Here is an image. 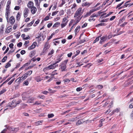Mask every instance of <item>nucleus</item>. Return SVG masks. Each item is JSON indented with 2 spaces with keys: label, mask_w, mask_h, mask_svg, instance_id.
<instances>
[{
  "label": "nucleus",
  "mask_w": 133,
  "mask_h": 133,
  "mask_svg": "<svg viewBox=\"0 0 133 133\" xmlns=\"http://www.w3.org/2000/svg\"><path fill=\"white\" fill-rule=\"evenodd\" d=\"M35 51H32L30 53V57L31 58L32 57L34 56L35 54Z\"/></svg>",
  "instance_id": "393cba45"
},
{
  "label": "nucleus",
  "mask_w": 133,
  "mask_h": 133,
  "mask_svg": "<svg viewBox=\"0 0 133 133\" xmlns=\"http://www.w3.org/2000/svg\"><path fill=\"white\" fill-rule=\"evenodd\" d=\"M10 6L9 5H7L6 8V12H10Z\"/></svg>",
  "instance_id": "f704fd0d"
},
{
  "label": "nucleus",
  "mask_w": 133,
  "mask_h": 133,
  "mask_svg": "<svg viewBox=\"0 0 133 133\" xmlns=\"http://www.w3.org/2000/svg\"><path fill=\"white\" fill-rule=\"evenodd\" d=\"M15 79L14 78L13 79H12L8 83V84L10 85L11 84V83L13 82L14 80Z\"/></svg>",
  "instance_id": "49530a36"
},
{
  "label": "nucleus",
  "mask_w": 133,
  "mask_h": 133,
  "mask_svg": "<svg viewBox=\"0 0 133 133\" xmlns=\"http://www.w3.org/2000/svg\"><path fill=\"white\" fill-rule=\"evenodd\" d=\"M80 28V26L79 25H78L77 26L75 30V32L76 34V32H78Z\"/></svg>",
  "instance_id": "a878e982"
},
{
  "label": "nucleus",
  "mask_w": 133,
  "mask_h": 133,
  "mask_svg": "<svg viewBox=\"0 0 133 133\" xmlns=\"http://www.w3.org/2000/svg\"><path fill=\"white\" fill-rule=\"evenodd\" d=\"M71 6H72L71 8V9H72L73 8H75L76 7L77 5L75 3L72 5H71Z\"/></svg>",
  "instance_id": "052dcab7"
},
{
  "label": "nucleus",
  "mask_w": 133,
  "mask_h": 133,
  "mask_svg": "<svg viewBox=\"0 0 133 133\" xmlns=\"http://www.w3.org/2000/svg\"><path fill=\"white\" fill-rule=\"evenodd\" d=\"M100 36H98L97 37L96 39L94 41L93 43H96V42L98 41L99 40V37Z\"/></svg>",
  "instance_id": "e433bc0d"
},
{
  "label": "nucleus",
  "mask_w": 133,
  "mask_h": 133,
  "mask_svg": "<svg viewBox=\"0 0 133 133\" xmlns=\"http://www.w3.org/2000/svg\"><path fill=\"white\" fill-rule=\"evenodd\" d=\"M57 2H56V3H55L54 4V6L53 7V8L55 9H56L57 8Z\"/></svg>",
  "instance_id": "de8ad7c7"
},
{
  "label": "nucleus",
  "mask_w": 133,
  "mask_h": 133,
  "mask_svg": "<svg viewBox=\"0 0 133 133\" xmlns=\"http://www.w3.org/2000/svg\"><path fill=\"white\" fill-rule=\"evenodd\" d=\"M86 39L85 38H84V39H83L82 40H81L80 41V43H84L85 42H86Z\"/></svg>",
  "instance_id": "09e8293b"
},
{
  "label": "nucleus",
  "mask_w": 133,
  "mask_h": 133,
  "mask_svg": "<svg viewBox=\"0 0 133 133\" xmlns=\"http://www.w3.org/2000/svg\"><path fill=\"white\" fill-rule=\"evenodd\" d=\"M127 24V22H124L123 23L120 25V26L124 27L125 25Z\"/></svg>",
  "instance_id": "bf43d9fd"
},
{
  "label": "nucleus",
  "mask_w": 133,
  "mask_h": 133,
  "mask_svg": "<svg viewBox=\"0 0 133 133\" xmlns=\"http://www.w3.org/2000/svg\"><path fill=\"white\" fill-rule=\"evenodd\" d=\"M7 56H4L3 58L2 59V62H5L6 59H7Z\"/></svg>",
  "instance_id": "37998d69"
},
{
  "label": "nucleus",
  "mask_w": 133,
  "mask_h": 133,
  "mask_svg": "<svg viewBox=\"0 0 133 133\" xmlns=\"http://www.w3.org/2000/svg\"><path fill=\"white\" fill-rule=\"evenodd\" d=\"M59 15L61 16L63 15L64 14V11L63 10H61L59 13Z\"/></svg>",
  "instance_id": "4c0bfd02"
},
{
  "label": "nucleus",
  "mask_w": 133,
  "mask_h": 133,
  "mask_svg": "<svg viewBox=\"0 0 133 133\" xmlns=\"http://www.w3.org/2000/svg\"><path fill=\"white\" fill-rule=\"evenodd\" d=\"M54 116V115L53 114H50L48 115V116L49 118H50L53 117Z\"/></svg>",
  "instance_id": "58836bf2"
},
{
  "label": "nucleus",
  "mask_w": 133,
  "mask_h": 133,
  "mask_svg": "<svg viewBox=\"0 0 133 133\" xmlns=\"http://www.w3.org/2000/svg\"><path fill=\"white\" fill-rule=\"evenodd\" d=\"M106 37L105 36H103L100 38L101 40L99 41V43L102 44V42H104L106 40Z\"/></svg>",
  "instance_id": "4468645a"
},
{
  "label": "nucleus",
  "mask_w": 133,
  "mask_h": 133,
  "mask_svg": "<svg viewBox=\"0 0 133 133\" xmlns=\"http://www.w3.org/2000/svg\"><path fill=\"white\" fill-rule=\"evenodd\" d=\"M120 110V109L119 108H117L115 110H114L112 112L113 114L115 112H118Z\"/></svg>",
  "instance_id": "473e14b6"
},
{
  "label": "nucleus",
  "mask_w": 133,
  "mask_h": 133,
  "mask_svg": "<svg viewBox=\"0 0 133 133\" xmlns=\"http://www.w3.org/2000/svg\"><path fill=\"white\" fill-rule=\"evenodd\" d=\"M96 87L99 89H102L103 88V86L102 85H98L96 86Z\"/></svg>",
  "instance_id": "8fccbe9b"
},
{
  "label": "nucleus",
  "mask_w": 133,
  "mask_h": 133,
  "mask_svg": "<svg viewBox=\"0 0 133 133\" xmlns=\"http://www.w3.org/2000/svg\"><path fill=\"white\" fill-rule=\"evenodd\" d=\"M125 20V18L124 17H123L121 19H120L119 23H122Z\"/></svg>",
  "instance_id": "ea45409f"
},
{
  "label": "nucleus",
  "mask_w": 133,
  "mask_h": 133,
  "mask_svg": "<svg viewBox=\"0 0 133 133\" xmlns=\"http://www.w3.org/2000/svg\"><path fill=\"white\" fill-rule=\"evenodd\" d=\"M68 20L66 17L64 18L61 24V28H62L65 27L67 24Z\"/></svg>",
  "instance_id": "20e7f679"
},
{
  "label": "nucleus",
  "mask_w": 133,
  "mask_h": 133,
  "mask_svg": "<svg viewBox=\"0 0 133 133\" xmlns=\"http://www.w3.org/2000/svg\"><path fill=\"white\" fill-rule=\"evenodd\" d=\"M62 58H59L57 57L56 59V61L55 62V64H56L57 63H59L62 60Z\"/></svg>",
  "instance_id": "6ab92c4d"
},
{
  "label": "nucleus",
  "mask_w": 133,
  "mask_h": 133,
  "mask_svg": "<svg viewBox=\"0 0 133 133\" xmlns=\"http://www.w3.org/2000/svg\"><path fill=\"white\" fill-rule=\"evenodd\" d=\"M82 90V87H80L79 88H77L76 89V90L77 91L79 92L81 90Z\"/></svg>",
  "instance_id": "864d4df0"
},
{
  "label": "nucleus",
  "mask_w": 133,
  "mask_h": 133,
  "mask_svg": "<svg viewBox=\"0 0 133 133\" xmlns=\"http://www.w3.org/2000/svg\"><path fill=\"white\" fill-rule=\"evenodd\" d=\"M34 100V97H31L30 98L28 101V102L29 103H31Z\"/></svg>",
  "instance_id": "cd10ccee"
},
{
  "label": "nucleus",
  "mask_w": 133,
  "mask_h": 133,
  "mask_svg": "<svg viewBox=\"0 0 133 133\" xmlns=\"http://www.w3.org/2000/svg\"><path fill=\"white\" fill-rule=\"evenodd\" d=\"M50 47V46L47 43H46L44 45V47L43 49V51H46Z\"/></svg>",
  "instance_id": "ddd939ff"
},
{
  "label": "nucleus",
  "mask_w": 133,
  "mask_h": 133,
  "mask_svg": "<svg viewBox=\"0 0 133 133\" xmlns=\"http://www.w3.org/2000/svg\"><path fill=\"white\" fill-rule=\"evenodd\" d=\"M35 79L38 82H40L41 81V80H42V79H40V77L39 76H37L36 77Z\"/></svg>",
  "instance_id": "bb28decb"
},
{
  "label": "nucleus",
  "mask_w": 133,
  "mask_h": 133,
  "mask_svg": "<svg viewBox=\"0 0 133 133\" xmlns=\"http://www.w3.org/2000/svg\"><path fill=\"white\" fill-rule=\"evenodd\" d=\"M22 42H20L17 44V46L18 47H20L22 46Z\"/></svg>",
  "instance_id": "338daca9"
},
{
  "label": "nucleus",
  "mask_w": 133,
  "mask_h": 133,
  "mask_svg": "<svg viewBox=\"0 0 133 133\" xmlns=\"http://www.w3.org/2000/svg\"><path fill=\"white\" fill-rule=\"evenodd\" d=\"M33 5L34 3L33 2L30 1L28 3V6L29 8H31L32 6H34Z\"/></svg>",
  "instance_id": "f3484780"
},
{
  "label": "nucleus",
  "mask_w": 133,
  "mask_h": 133,
  "mask_svg": "<svg viewBox=\"0 0 133 133\" xmlns=\"http://www.w3.org/2000/svg\"><path fill=\"white\" fill-rule=\"evenodd\" d=\"M4 24H2L1 26L0 29V31L1 33H2H2L3 32V31L4 30Z\"/></svg>",
  "instance_id": "aec40b11"
},
{
  "label": "nucleus",
  "mask_w": 133,
  "mask_h": 133,
  "mask_svg": "<svg viewBox=\"0 0 133 133\" xmlns=\"http://www.w3.org/2000/svg\"><path fill=\"white\" fill-rule=\"evenodd\" d=\"M90 15H91V14L89 12H88L83 17L84 18H85V17H88V16Z\"/></svg>",
  "instance_id": "c9c22d12"
},
{
  "label": "nucleus",
  "mask_w": 133,
  "mask_h": 133,
  "mask_svg": "<svg viewBox=\"0 0 133 133\" xmlns=\"http://www.w3.org/2000/svg\"><path fill=\"white\" fill-rule=\"evenodd\" d=\"M30 29L29 28H25L24 29V32H26L29 31Z\"/></svg>",
  "instance_id": "6e6d98bb"
},
{
  "label": "nucleus",
  "mask_w": 133,
  "mask_h": 133,
  "mask_svg": "<svg viewBox=\"0 0 133 133\" xmlns=\"http://www.w3.org/2000/svg\"><path fill=\"white\" fill-rule=\"evenodd\" d=\"M32 70L29 71L24 74L23 75L26 78L28 76H30L32 73Z\"/></svg>",
  "instance_id": "1a4fd4ad"
},
{
  "label": "nucleus",
  "mask_w": 133,
  "mask_h": 133,
  "mask_svg": "<svg viewBox=\"0 0 133 133\" xmlns=\"http://www.w3.org/2000/svg\"><path fill=\"white\" fill-rule=\"evenodd\" d=\"M43 122V121H38L36 123V124L37 125H41V124Z\"/></svg>",
  "instance_id": "72a5a7b5"
},
{
  "label": "nucleus",
  "mask_w": 133,
  "mask_h": 133,
  "mask_svg": "<svg viewBox=\"0 0 133 133\" xmlns=\"http://www.w3.org/2000/svg\"><path fill=\"white\" fill-rule=\"evenodd\" d=\"M70 80L68 78H65L64 79V81L65 82L69 83L70 81Z\"/></svg>",
  "instance_id": "3c124183"
},
{
  "label": "nucleus",
  "mask_w": 133,
  "mask_h": 133,
  "mask_svg": "<svg viewBox=\"0 0 133 133\" xmlns=\"http://www.w3.org/2000/svg\"><path fill=\"white\" fill-rule=\"evenodd\" d=\"M37 43L36 42H34L28 48V50H31V49H33L35 48V46L37 45Z\"/></svg>",
  "instance_id": "9d476101"
},
{
  "label": "nucleus",
  "mask_w": 133,
  "mask_h": 133,
  "mask_svg": "<svg viewBox=\"0 0 133 133\" xmlns=\"http://www.w3.org/2000/svg\"><path fill=\"white\" fill-rule=\"evenodd\" d=\"M26 78L23 75L21 77H19L15 81V82H17L18 83H19L21 82H22Z\"/></svg>",
  "instance_id": "0eeeda50"
},
{
  "label": "nucleus",
  "mask_w": 133,
  "mask_h": 133,
  "mask_svg": "<svg viewBox=\"0 0 133 133\" xmlns=\"http://www.w3.org/2000/svg\"><path fill=\"white\" fill-rule=\"evenodd\" d=\"M90 5V4L89 2H86L82 3V5L83 7H84V6L88 7Z\"/></svg>",
  "instance_id": "2eb2a0df"
},
{
  "label": "nucleus",
  "mask_w": 133,
  "mask_h": 133,
  "mask_svg": "<svg viewBox=\"0 0 133 133\" xmlns=\"http://www.w3.org/2000/svg\"><path fill=\"white\" fill-rule=\"evenodd\" d=\"M131 84L130 82L128 81L125 82L123 84V86L124 87H127Z\"/></svg>",
  "instance_id": "412c9836"
},
{
  "label": "nucleus",
  "mask_w": 133,
  "mask_h": 133,
  "mask_svg": "<svg viewBox=\"0 0 133 133\" xmlns=\"http://www.w3.org/2000/svg\"><path fill=\"white\" fill-rule=\"evenodd\" d=\"M60 23L59 22H56L53 26V28L56 27H58L60 25Z\"/></svg>",
  "instance_id": "4be33fe9"
},
{
  "label": "nucleus",
  "mask_w": 133,
  "mask_h": 133,
  "mask_svg": "<svg viewBox=\"0 0 133 133\" xmlns=\"http://www.w3.org/2000/svg\"><path fill=\"white\" fill-rule=\"evenodd\" d=\"M36 5L38 6L39 5L40 2L39 3L38 0H34Z\"/></svg>",
  "instance_id": "a18cd8bd"
},
{
  "label": "nucleus",
  "mask_w": 133,
  "mask_h": 133,
  "mask_svg": "<svg viewBox=\"0 0 133 133\" xmlns=\"http://www.w3.org/2000/svg\"><path fill=\"white\" fill-rule=\"evenodd\" d=\"M21 13L20 12H18L16 16V20L19 21L21 18Z\"/></svg>",
  "instance_id": "dca6fc26"
},
{
  "label": "nucleus",
  "mask_w": 133,
  "mask_h": 133,
  "mask_svg": "<svg viewBox=\"0 0 133 133\" xmlns=\"http://www.w3.org/2000/svg\"><path fill=\"white\" fill-rule=\"evenodd\" d=\"M6 90L5 89H2L0 91V95H1L2 94L4 93L6 91Z\"/></svg>",
  "instance_id": "c756f323"
},
{
  "label": "nucleus",
  "mask_w": 133,
  "mask_h": 133,
  "mask_svg": "<svg viewBox=\"0 0 133 133\" xmlns=\"http://www.w3.org/2000/svg\"><path fill=\"white\" fill-rule=\"evenodd\" d=\"M68 61V59H66L64 61L62 62L61 63V64L60 65L62 71H64L65 70V69L66 68V64Z\"/></svg>",
  "instance_id": "7ed1b4c3"
},
{
  "label": "nucleus",
  "mask_w": 133,
  "mask_h": 133,
  "mask_svg": "<svg viewBox=\"0 0 133 133\" xmlns=\"http://www.w3.org/2000/svg\"><path fill=\"white\" fill-rule=\"evenodd\" d=\"M23 84H25V85H27L29 84V82L28 81L26 80L24 82Z\"/></svg>",
  "instance_id": "0e129e2a"
},
{
  "label": "nucleus",
  "mask_w": 133,
  "mask_h": 133,
  "mask_svg": "<svg viewBox=\"0 0 133 133\" xmlns=\"http://www.w3.org/2000/svg\"><path fill=\"white\" fill-rule=\"evenodd\" d=\"M31 13L34 14H35L37 11L36 8L34 6H32L31 8Z\"/></svg>",
  "instance_id": "9b49d317"
},
{
  "label": "nucleus",
  "mask_w": 133,
  "mask_h": 133,
  "mask_svg": "<svg viewBox=\"0 0 133 133\" xmlns=\"http://www.w3.org/2000/svg\"><path fill=\"white\" fill-rule=\"evenodd\" d=\"M113 13V12H110L106 16H104V18H106L108 16H110V15H111V14H112Z\"/></svg>",
  "instance_id": "e2e57ef3"
},
{
  "label": "nucleus",
  "mask_w": 133,
  "mask_h": 133,
  "mask_svg": "<svg viewBox=\"0 0 133 133\" xmlns=\"http://www.w3.org/2000/svg\"><path fill=\"white\" fill-rule=\"evenodd\" d=\"M20 7L19 6H16L14 8V10H18L20 9Z\"/></svg>",
  "instance_id": "13d9d810"
},
{
  "label": "nucleus",
  "mask_w": 133,
  "mask_h": 133,
  "mask_svg": "<svg viewBox=\"0 0 133 133\" xmlns=\"http://www.w3.org/2000/svg\"><path fill=\"white\" fill-rule=\"evenodd\" d=\"M82 123L83 122L80 120H79L77 122L76 124L77 125H79Z\"/></svg>",
  "instance_id": "2f4dec72"
},
{
  "label": "nucleus",
  "mask_w": 133,
  "mask_h": 133,
  "mask_svg": "<svg viewBox=\"0 0 133 133\" xmlns=\"http://www.w3.org/2000/svg\"><path fill=\"white\" fill-rule=\"evenodd\" d=\"M29 11V10L27 8H25L24 11V17H26L28 16V14Z\"/></svg>",
  "instance_id": "6e6552de"
},
{
  "label": "nucleus",
  "mask_w": 133,
  "mask_h": 133,
  "mask_svg": "<svg viewBox=\"0 0 133 133\" xmlns=\"http://www.w3.org/2000/svg\"><path fill=\"white\" fill-rule=\"evenodd\" d=\"M97 16H98V15H97L96 14H93L92 15L90 16V17L92 18V17H97Z\"/></svg>",
  "instance_id": "774afa93"
},
{
  "label": "nucleus",
  "mask_w": 133,
  "mask_h": 133,
  "mask_svg": "<svg viewBox=\"0 0 133 133\" xmlns=\"http://www.w3.org/2000/svg\"><path fill=\"white\" fill-rule=\"evenodd\" d=\"M106 24H105V23H101L100 24H98L96 25V26L98 27L100 26H105L106 25Z\"/></svg>",
  "instance_id": "a19ab883"
},
{
  "label": "nucleus",
  "mask_w": 133,
  "mask_h": 133,
  "mask_svg": "<svg viewBox=\"0 0 133 133\" xmlns=\"http://www.w3.org/2000/svg\"><path fill=\"white\" fill-rule=\"evenodd\" d=\"M54 51L53 49H52L49 52L48 55V56H49L52 55L54 52Z\"/></svg>",
  "instance_id": "7c9ffc66"
},
{
  "label": "nucleus",
  "mask_w": 133,
  "mask_h": 133,
  "mask_svg": "<svg viewBox=\"0 0 133 133\" xmlns=\"http://www.w3.org/2000/svg\"><path fill=\"white\" fill-rule=\"evenodd\" d=\"M11 64L8 62L5 66V68H7L8 67H10L11 66Z\"/></svg>",
  "instance_id": "79ce46f5"
},
{
  "label": "nucleus",
  "mask_w": 133,
  "mask_h": 133,
  "mask_svg": "<svg viewBox=\"0 0 133 133\" xmlns=\"http://www.w3.org/2000/svg\"><path fill=\"white\" fill-rule=\"evenodd\" d=\"M56 70H55L54 71L52 72L51 74V75L53 76H54V75H57V72H56Z\"/></svg>",
  "instance_id": "c03bdc74"
},
{
  "label": "nucleus",
  "mask_w": 133,
  "mask_h": 133,
  "mask_svg": "<svg viewBox=\"0 0 133 133\" xmlns=\"http://www.w3.org/2000/svg\"><path fill=\"white\" fill-rule=\"evenodd\" d=\"M124 3V2H123L121 3L118 4L117 6V7L116 8H117L119 7L120 6H121Z\"/></svg>",
  "instance_id": "5fc2aeb1"
},
{
  "label": "nucleus",
  "mask_w": 133,
  "mask_h": 133,
  "mask_svg": "<svg viewBox=\"0 0 133 133\" xmlns=\"http://www.w3.org/2000/svg\"><path fill=\"white\" fill-rule=\"evenodd\" d=\"M22 102V101L21 100H19L18 101H17L15 104H16V105H12L13 104V102H12L11 103H9L8 105H7L6 107L7 108L5 109L4 110H6L7 109H12L15 108L16 106V105L17 104H18L21 103Z\"/></svg>",
  "instance_id": "f257e3e1"
},
{
  "label": "nucleus",
  "mask_w": 133,
  "mask_h": 133,
  "mask_svg": "<svg viewBox=\"0 0 133 133\" xmlns=\"http://www.w3.org/2000/svg\"><path fill=\"white\" fill-rule=\"evenodd\" d=\"M10 23L11 24H13L15 22V19L14 17L13 16H11L10 18Z\"/></svg>",
  "instance_id": "f8f14e48"
},
{
  "label": "nucleus",
  "mask_w": 133,
  "mask_h": 133,
  "mask_svg": "<svg viewBox=\"0 0 133 133\" xmlns=\"http://www.w3.org/2000/svg\"><path fill=\"white\" fill-rule=\"evenodd\" d=\"M58 65V64H55V63H54L53 64H51L50 65H49V66L46 67L45 68V69L46 70L54 69L55 68L57 67Z\"/></svg>",
  "instance_id": "423d86ee"
},
{
  "label": "nucleus",
  "mask_w": 133,
  "mask_h": 133,
  "mask_svg": "<svg viewBox=\"0 0 133 133\" xmlns=\"http://www.w3.org/2000/svg\"><path fill=\"white\" fill-rule=\"evenodd\" d=\"M10 13V12H5V17L8 22L9 15Z\"/></svg>",
  "instance_id": "b1692460"
},
{
  "label": "nucleus",
  "mask_w": 133,
  "mask_h": 133,
  "mask_svg": "<svg viewBox=\"0 0 133 133\" xmlns=\"http://www.w3.org/2000/svg\"><path fill=\"white\" fill-rule=\"evenodd\" d=\"M95 11H96V9H92L90 10L89 11V12L91 14V13L93 12H94Z\"/></svg>",
  "instance_id": "680f3d73"
},
{
  "label": "nucleus",
  "mask_w": 133,
  "mask_h": 133,
  "mask_svg": "<svg viewBox=\"0 0 133 133\" xmlns=\"http://www.w3.org/2000/svg\"><path fill=\"white\" fill-rule=\"evenodd\" d=\"M58 12V11H54V12H53L52 13V16H53L54 15H56L57 14Z\"/></svg>",
  "instance_id": "603ef678"
},
{
  "label": "nucleus",
  "mask_w": 133,
  "mask_h": 133,
  "mask_svg": "<svg viewBox=\"0 0 133 133\" xmlns=\"http://www.w3.org/2000/svg\"><path fill=\"white\" fill-rule=\"evenodd\" d=\"M12 29V26H10L8 27L5 31V32L6 33H9L11 31Z\"/></svg>",
  "instance_id": "a211bd4d"
},
{
  "label": "nucleus",
  "mask_w": 133,
  "mask_h": 133,
  "mask_svg": "<svg viewBox=\"0 0 133 133\" xmlns=\"http://www.w3.org/2000/svg\"><path fill=\"white\" fill-rule=\"evenodd\" d=\"M83 11L82 10V8L80 7L78 8L75 13L74 17L77 16H80L83 14Z\"/></svg>",
  "instance_id": "f03ea898"
},
{
  "label": "nucleus",
  "mask_w": 133,
  "mask_h": 133,
  "mask_svg": "<svg viewBox=\"0 0 133 133\" xmlns=\"http://www.w3.org/2000/svg\"><path fill=\"white\" fill-rule=\"evenodd\" d=\"M62 2L61 3H60L58 5V6L59 7H62L63 5L65 4V0H61Z\"/></svg>",
  "instance_id": "5701e85b"
},
{
  "label": "nucleus",
  "mask_w": 133,
  "mask_h": 133,
  "mask_svg": "<svg viewBox=\"0 0 133 133\" xmlns=\"http://www.w3.org/2000/svg\"><path fill=\"white\" fill-rule=\"evenodd\" d=\"M34 21L35 20H33L30 23L28 24L27 26V27H29L31 26L34 23Z\"/></svg>",
  "instance_id": "c85d7f7f"
},
{
  "label": "nucleus",
  "mask_w": 133,
  "mask_h": 133,
  "mask_svg": "<svg viewBox=\"0 0 133 133\" xmlns=\"http://www.w3.org/2000/svg\"><path fill=\"white\" fill-rule=\"evenodd\" d=\"M108 20V18H107L104 19L102 20L101 21V22H107Z\"/></svg>",
  "instance_id": "4d7b16f0"
},
{
  "label": "nucleus",
  "mask_w": 133,
  "mask_h": 133,
  "mask_svg": "<svg viewBox=\"0 0 133 133\" xmlns=\"http://www.w3.org/2000/svg\"><path fill=\"white\" fill-rule=\"evenodd\" d=\"M41 104V102H40L36 101V102L34 104V105H39L40 104Z\"/></svg>",
  "instance_id": "69168bd1"
},
{
  "label": "nucleus",
  "mask_w": 133,
  "mask_h": 133,
  "mask_svg": "<svg viewBox=\"0 0 133 133\" xmlns=\"http://www.w3.org/2000/svg\"><path fill=\"white\" fill-rule=\"evenodd\" d=\"M7 129L12 133L16 132L19 130V128H14L12 127H9Z\"/></svg>",
  "instance_id": "39448f33"
}]
</instances>
